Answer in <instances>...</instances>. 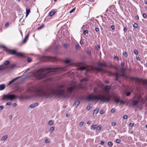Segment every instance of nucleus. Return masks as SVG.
<instances>
[{"label":"nucleus","instance_id":"obj_26","mask_svg":"<svg viewBox=\"0 0 147 147\" xmlns=\"http://www.w3.org/2000/svg\"><path fill=\"white\" fill-rule=\"evenodd\" d=\"M29 36V34H28L25 37L24 40L23 41V42L24 43H25L26 42V39Z\"/></svg>","mask_w":147,"mask_h":147},{"label":"nucleus","instance_id":"obj_47","mask_svg":"<svg viewBox=\"0 0 147 147\" xmlns=\"http://www.w3.org/2000/svg\"><path fill=\"white\" fill-rule=\"evenodd\" d=\"M88 33V31L87 30H84V31L83 33L84 34H86Z\"/></svg>","mask_w":147,"mask_h":147},{"label":"nucleus","instance_id":"obj_19","mask_svg":"<svg viewBox=\"0 0 147 147\" xmlns=\"http://www.w3.org/2000/svg\"><path fill=\"white\" fill-rule=\"evenodd\" d=\"M97 125H92L90 128V129L91 130L94 129L96 128Z\"/></svg>","mask_w":147,"mask_h":147},{"label":"nucleus","instance_id":"obj_30","mask_svg":"<svg viewBox=\"0 0 147 147\" xmlns=\"http://www.w3.org/2000/svg\"><path fill=\"white\" fill-rule=\"evenodd\" d=\"M9 61H8L7 60L4 62V64L6 65H7L9 64Z\"/></svg>","mask_w":147,"mask_h":147},{"label":"nucleus","instance_id":"obj_3","mask_svg":"<svg viewBox=\"0 0 147 147\" xmlns=\"http://www.w3.org/2000/svg\"><path fill=\"white\" fill-rule=\"evenodd\" d=\"M86 99L88 101L96 100L103 102H108L110 100V97L109 96H105L104 95L95 94L92 93L88 95Z\"/></svg>","mask_w":147,"mask_h":147},{"label":"nucleus","instance_id":"obj_38","mask_svg":"<svg viewBox=\"0 0 147 147\" xmlns=\"http://www.w3.org/2000/svg\"><path fill=\"white\" fill-rule=\"evenodd\" d=\"M44 27V25L43 24V25H41L38 28V30H40V29L42 28H43Z\"/></svg>","mask_w":147,"mask_h":147},{"label":"nucleus","instance_id":"obj_27","mask_svg":"<svg viewBox=\"0 0 147 147\" xmlns=\"http://www.w3.org/2000/svg\"><path fill=\"white\" fill-rule=\"evenodd\" d=\"M47 59L49 61H52V57H47Z\"/></svg>","mask_w":147,"mask_h":147},{"label":"nucleus","instance_id":"obj_44","mask_svg":"<svg viewBox=\"0 0 147 147\" xmlns=\"http://www.w3.org/2000/svg\"><path fill=\"white\" fill-rule=\"evenodd\" d=\"M34 108L33 105H32V104H31L29 106L28 108Z\"/></svg>","mask_w":147,"mask_h":147},{"label":"nucleus","instance_id":"obj_21","mask_svg":"<svg viewBox=\"0 0 147 147\" xmlns=\"http://www.w3.org/2000/svg\"><path fill=\"white\" fill-rule=\"evenodd\" d=\"M137 103L138 101L136 100H135L132 102V104L133 106H136Z\"/></svg>","mask_w":147,"mask_h":147},{"label":"nucleus","instance_id":"obj_40","mask_svg":"<svg viewBox=\"0 0 147 147\" xmlns=\"http://www.w3.org/2000/svg\"><path fill=\"white\" fill-rule=\"evenodd\" d=\"M32 105H33V106L34 107H35L38 105V103L36 102L34 104H32Z\"/></svg>","mask_w":147,"mask_h":147},{"label":"nucleus","instance_id":"obj_54","mask_svg":"<svg viewBox=\"0 0 147 147\" xmlns=\"http://www.w3.org/2000/svg\"><path fill=\"white\" fill-rule=\"evenodd\" d=\"M130 94V92H127L126 93V95L127 96H129Z\"/></svg>","mask_w":147,"mask_h":147},{"label":"nucleus","instance_id":"obj_7","mask_svg":"<svg viewBox=\"0 0 147 147\" xmlns=\"http://www.w3.org/2000/svg\"><path fill=\"white\" fill-rule=\"evenodd\" d=\"M75 87L74 86H71L67 90V92L68 93H70L71 91H72L74 89H75Z\"/></svg>","mask_w":147,"mask_h":147},{"label":"nucleus","instance_id":"obj_4","mask_svg":"<svg viewBox=\"0 0 147 147\" xmlns=\"http://www.w3.org/2000/svg\"><path fill=\"white\" fill-rule=\"evenodd\" d=\"M17 97V96L14 94H9L4 95L2 98V99L3 100H13Z\"/></svg>","mask_w":147,"mask_h":147},{"label":"nucleus","instance_id":"obj_35","mask_svg":"<svg viewBox=\"0 0 147 147\" xmlns=\"http://www.w3.org/2000/svg\"><path fill=\"white\" fill-rule=\"evenodd\" d=\"M86 69V68L84 67H81L78 69V70H84Z\"/></svg>","mask_w":147,"mask_h":147},{"label":"nucleus","instance_id":"obj_52","mask_svg":"<svg viewBox=\"0 0 147 147\" xmlns=\"http://www.w3.org/2000/svg\"><path fill=\"white\" fill-rule=\"evenodd\" d=\"M123 119H127V115H125L123 117Z\"/></svg>","mask_w":147,"mask_h":147},{"label":"nucleus","instance_id":"obj_15","mask_svg":"<svg viewBox=\"0 0 147 147\" xmlns=\"http://www.w3.org/2000/svg\"><path fill=\"white\" fill-rule=\"evenodd\" d=\"M111 87L109 85L106 86L104 88V89L106 90H108L110 89Z\"/></svg>","mask_w":147,"mask_h":147},{"label":"nucleus","instance_id":"obj_48","mask_svg":"<svg viewBox=\"0 0 147 147\" xmlns=\"http://www.w3.org/2000/svg\"><path fill=\"white\" fill-rule=\"evenodd\" d=\"M134 53H135V54L137 55L138 53V51L137 50H135L134 51Z\"/></svg>","mask_w":147,"mask_h":147},{"label":"nucleus","instance_id":"obj_11","mask_svg":"<svg viewBox=\"0 0 147 147\" xmlns=\"http://www.w3.org/2000/svg\"><path fill=\"white\" fill-rule=\"evenodd\" d=\"M80 104V102L79 101H76L74 104V106H75V107L78 106Z\"/></svg>","mask_w":147,"mask_h":147},{"label":"nucleus","instance_id":"obj_56","mask_svg":"<svg viewBox=\"0 0 147 147\" xmlns=\"http://www.w3.org/2000/svg\"><path fill=\"white\" fill-rule=\"evenodd\" d=\"M9 26V23L8 22H6L5 24V26L6 27H8Z\"/></svg>","mask_w":147,"mask_h":147},{"label":"nucleus","instance_id":"obj_23","mask_svg":"<svg viewBox=\"0 0 147 147\" xmlns=\"http://www.w3.org/2000/svg\"><path fill=\"white\" fill-rule=\"evenodd\" d=\"M107 145L109 147H111L113 145V143L112 142L109 141Z\"/></svg>","mask_w":147,"mask_h":147},{"label":"nucleus","instance_id":"obj_25","mask_svg":"<svg viewBox=\"0 0 147 147\" xmlns=\"http://www.w3.org/2000/svg\"><path fill=\"white\" fill-rule=\"evenodd\" d=\"M96 69L98 71H102V69L100 67H96Z\"/></svg>","mask_w":147,"mask_h":147},{"label":"nucleus","instance_id":"obj_22","mask_svg":"<svg viewBox=\"0 0 147 147\" xmlns=\"http://www.w3.org/2000/svg\"><path fill=\"white\" fill-rule=\"evenodd\" d=\"M55 129V127H51L49 129V131L50 133L52 132Z\"/></svg>","mask_w":147,"mask_h":147},{"label":"nucleus","instance_id":"obj_37","mask_svg":"<svg viewBox=\"0 0 147 147\" xmlns=\"http://www.w3.org/2000/svg\"><path fill=\"white\" fill-rule=\"evenodd\" d=\"M32 60L31 58H28L27 59V61L28 62L30 63L32 61Z\"/></svg>","mask_w":147,"mask_h":147},{"label":"nucleus","instance_id":"obj_12","mask_svg":"<svg viewBox=\"0 0 147 147\" xmlns=\"http://www.w3.org/2000/svg\"><path fill=\"white\" fill-rule=\"evenodd\" d=\"M8 137V136L7 135H6L4 136H3L2 137V138L1 139V141H5L7 138Z\"/></svg>","mask_w":147,"mask_h":147},{"label":"nucleus","instance_id":"obj_46","mask_svg":"<svg viewBox=\"0 0 147 147\" xmlns=\"http://www.w3.org/2000/svg\"><path fill=\"white\" fill-rule=\"evenodd\" d=\"M142 16L143 18H146L147 17L145 13H144L143 14Z\"/></svg>","mask_w":147,"mask_h":147},{"label":"nucleus","instance_id":"obj_55","mask_svg":"<svg viewBox=\"0 0 147 147\" xmlns=\"http://www.w3.org/2000/svg\"><path fill=\"white\" fill-rule=\"evenodd\" d=\"M19 78V77H18L15 78L13 79H12V80H11L12 81V82H13L16 80L17 79Z\"/></svg>","mask_w":147,"mask_h":147},{"label":"nucleus","instance_id":"obj_51","mask_svg":"<svg viewBox=\"0 0 147 147\" xmlns=\"http://www.w3.org/2000/svg\"><path fill=\"white\" fill-rule=\"evenodd\" d=\"M84 122H81L80 123V125L82 126L84 125Z\"/></svg>","mask_w":147,"mask_h":147},{"label":"nucleus","instance_id":"obj_17","mask_svg":"<svg viewBox=\"0 0 147 147\" xmlns=\"http://www.w3.org/2000/svg\"><path fill=\"white\" fill-rule=\"evenodd\" d=\"M99 109L98 108H96L93 111V114L95 113L96 114L99 111Z\"/></svg>","mask_w":147,"mask_h":147},{"label":"nucleus","instance_id":"obj_39","mask_svg":"<svg viewBox=\"0 0 147 147\" xmlns=\"http://www.w3.org/2000/svg\"><path fill=\"white\" fill-rule=\"evenodd\" d=\"M32 105H33V106L34 107H35L38 105V103L36 102L34 104H32Z\"/></svg>","mask_w":147,"mask_h":147},{"label":"nucleus","instance_id":"obj_41","mask_svg":"<svg viewBox=\"0 0 147 147\" xmlns=\"http://www.w3.org/2000/svg\"><path fill=\"white\" fill-rule=\"evenodd\" d=\"M123 54L124 56H125V57H126L127 56V53L126 52H124L123 53Z\"/></svg>","mask_w":147,"mask_h":147},{"label":"nucleus","instance_id":"obj_43","mask_svg":"<svg viewBox=\"0 0 147 147\" xmlns=\"http://www.w3.org/2000/svg\"><path fill=\"white\" fill-rule=\"evenodd\" d=\"M80 46L79 44L76 45L75 46V48L76 49H78L79 48Z\"/></svg>","mask_w":147,"mask_h":147},{"label":"nucleus","instance_id":"obj_63","mask_svg":"<svg viewBox=\"0 0 147 147\" xmlns=\"http://www.w3.org/2000/svg\"><path fill=\"white\" fill-rule=\"evenodd\" d=\"M135 19L136 20H138L139 19V17L138 16H137L135 17Z\"/></svg>","mask_w":147,"mask_h":147},{"label":"nucleus","instance_id":"obj_32","mask_svg":"<svg viewBox=\"0 0 147 147\" xmlns=\"http://www.w3.org/2000/svg\"><path fill=\"white\" fill-rule=\"evenodd\" d=\"M88 80V79L86 78H85L83 79H82L81 80V81L82 82H83L84 81H87Z\"/></svg>","mask_w":147,"mask_h":147},{"label":"nucleus","instance_id":"obj_28","mask_svg":"<svg viewBox=\"0 0 147 147\" xmlns=\"http://www.w3.org/2000/svg\"><path fill=\"white\" fill-rule=\"evenodd\" d=\"M130 79L132 80H138V78L134 77H131L130 78Z\"/></svg>","mask_w":147,"mask_h":147},{"label":"nucleus","instance_id":"obj_5","mask_svg":"<svg viewBox=\"0 0 147 147\" xmlns=\"http://www.w3.org/2000/svg\"><path fill=\"white\" fill-rule=\"evenodd\" d=\"M113 100L117 104L120 103V104H125V102L122 100H120V98L119 96H115L113 98Z\"/></svg>","mask_w":147,"mask_h":147},{"label":"nucleus","instance_id":"obj_10","mask_svg":"<svg viewBox=\"0 0 147 147\" xmlns=\"http://www.w3.org/2000/svg\"><path fill=\"white\" fill-rule=\"evenodd\" d=\"M114 75L115 76V80L116 81H117L118 80L119 75L117 73H115L114 74Z\"/></svg>","mask_w":147,"mask_h":147},{"label":"nucleus","instance_id":"obj_33","mask_svg":"<svg viewBox=\"0 0 147 147\" xmlns=\"http://www.w3.org/2000/svg\"><path fill=\"white\" fill-rule=\"evenodd\" d=\"M123 0H119V2H118V3L121 6L123 4Z\"/></svg>","mask_w":147,"mask_h":147},{"label":"nucleus","instance_id":"obj_64","mask_svg":"<svg viewBox=\"0 0 147 147\" xmlns=\"http://www.w3.org/2000/svg\"><path fill=\"white\" fill-rule=\"evenodd\" d=\"M111 28L113 30L115 29V26L114 25H111Z\"/></svg>","mask_w":147,"mask_h":147},{"label":"nucleus","instance_id":"obj_60","mask_svg":"<svg viewBox=\"0 0 147 147\" xmlns=\"http://www.w3.org/2000/svg\"><path fill=\"white\" fill-rule=\"evenodd\" d=\"M4 107L3 105L0 106V111Z\"/></svg>","mask_w":147,"mask_h":147},{"label":"nucleus","instance_id":"obj_13","mask_svg":"<svg viewBox=\"0 0 147 147\" xmlns=\"http://www.w3.org/2000/svg\"><path fill=\"white\" fill-rule=\"evenodd\" d=\"M5 88V85L4 84L0 85V90H4Z\"/></svg>","mask_w":147,"mask_h":147},{"label":"nucleus","instance_id":"obj_14","mask_svg":"<svg viewBox=\"0 0 147 147\" xmlns=\"http://www.w3.org/2000/svg\"><path fill=\"white\" fill-rule=\"evenodd\" d=\"M26 16L27 17V16L29 14L30 12V9H26Z\"/></svg>","mask_w":147,"mask_h":147},{"label":"nucleus","instance_id":"obj_49","mask_svg":"<svg viewBox=\"0 0 147 147\" xmlns=\"http://www.w3.org/2000/svg\"><path fill=\"white\" fill-rule=\"evenodd\" d=\"M105 112V111L103 110H101L100 112V113L101 114H103Z\"/></svg>","mask_w":147,"mask_h":147},{"label":"nucleus","instance_id":"obj_29","mask_svg":"<svg viewBox=\"0 0 147 147\" xmlns=\"http://www.w3.org/2000/svg\"><path fill=\"white\" fill-rule=\"evenodd\" d=\"M126 70V69L125 68H121L120 69V71L121 72H123V73H125Z\"/></svg>","mask_w":147,"mask_h":147},{"label":"nucleus","instance_id":"obj_53","mask_svg":"<svg viewBox=\"0 0 147 147\" xmlns=\"http://www.w3.org/2000/svg\"><path fill=\"white\" fill-rule=\"evenodd\" d=\"M11 104V102H8L6 103V105H10Z\"/></svg>","mask_w":147,"mask_h":147},{"label":"nucleus","instance_id":"obj_34","mask_svg":"<svg viewBox=\"0 0 147 147\" xmlns=\"http://www.w3.org/2000/svg\"><path fill=\"white\" fill-rule=\"evenodd\" d=\"M75 9H76V7H75L74 8L72 9L71 10H70L69 11V13H71L73 12H74V11Z\"/></svg>","mask_w":147,"mask_h":147},{"label":"nucleus","instance_id":"obj_58","mask_svg":"<svg viewBox=\"0 0 147 147\" xmlns=\"http://www.w3.org/2000/svg\"><path fill=\"white\" fill-rule=\"evenodd\" d=\"M114 59L116 60H118L119 59L118 57L117 56L114 57Z\"/></svg>","mask_w":147,"mask_h":147},{"label":"nucleus","instance_id":"obj_8","mask_svg":"<svg viewBox=\"0 0 147 147\" xmlns=\"http://www.w3.org/2000/svg\"><path fill=\"white\" fill-rule=\"evenodd\" d=\"M16 56L19 57H24V55L23 53H17Z\"/></svg>","mask_w":147,"mask_h":147},{"label":"nucleus","instance_id":"obj_61","mask_svg":"<svg viewBox=\"0 0 147 147\" xmlns=\"http://www.w3.org/2000/svg\"><path fill=\"white\" fill-rule=\"evenodd\" d=\"M124 63L123 62H121V66H123L124 65Z\"/></svg>","mask_w":147,"mask_h":147},{"label":"nucleus","instance_id":"obj_50","mask_svg":"<svg viewBox=\"0 0 147 147\" xmlns=\"http://www.w3.org/2000/svg\"><path fill=\"white\" fill-rule=\"evenodd\" d=\"M121 142V141L119 139H117L116 140V142L118 144L119 143Z\"/></svg>","mask_w":147,"mask_h":147},{"label":"nucleus","instance_id":"obj_1","mask_svg":"<svg viewBox=\"0 0 147 147\" xmlns=\"http://www.w3.org/2000/svg\"><path fill=\"white\" fill-rule=\"evenodd\" d=\"M65 90V87L62 84H59L57 88L53 90L45 89L41 86H34L28 89L27 91L29 92H34L36 96L46 98L53 95L59 97H65L66 94Z\"/></svg>","mask_w":147,"mask_h":147},{"label":"nucleus","instance_id":"obj_6","mask_svg":"<svg viewBox=\"0 0 147 147\" xmlns=\"http://www.w3.org/2000/svg\"><path fill=\"white\" fill-rule=\"evenodd\" d=\"M98 65L100 66H103L106 67H109L107 66L106 62L104 61L102 63L99 62L98 63Z\"/></svg>","mask_w":147,"mask_h":147},{"label":"nucleus","instance_id":"obj_16","mask_svg":"<svg viewBox=\"0 0 147 147\" xmlns=\"http://www.w3.org/2000/svg\"><path fill=\"white\" fill-rule=\"evenodd\" d=\"M121 74L119 75V76L121 77H123L125 78H127V76L125 75V73H123L121 72Z\"/></svg>","mask_w":147,"mask_h":147},{"label":"nucleus","instance_id":"obj_24","mask_svg":"<svg viewBox=\"0 0 147 147\" xmlns=\"http://www.w3.org/2000/svg\"><path fill=\"white\" fill-rule=\"evenodd\" d=\"M101 129V126L100 125H98L97 127H96V131H100V130Z\"/></svg>","mask_w":147,"mask_h":147},{"label":"nucleus","instance_id":"obj_31","mask_svg":"<svg viewBox=\"0 0 147 147\" xmlns=\"http://www.w3.org/2000/svg\"><path fill=\"white\" fill-rule=\"evenodd\" d=\"M70 62H71L70 60L68 59H66L65 61V63L66 64L69 63Z\"/></svg>","mask_w":147,"mask_h":147},{"label":"nucleus","instance_id":"obj_45","mask_svg":"<svg viewBox=\"0 0 147 147\" xmlns=\"http://www.w3.org/2000/svg\"><path fill=\"white\" fill-rule=\"evenodd\" d=\"M115 111V109L114 108H113L111 110V112L113 113Z\"/></svg>","mask_w":147,"mask_h":147},{"label":"nucleus","instance_id":"obj_59","mask_svg":"<svg viewBox=\"0 0 147 147\" xmlns=\"http://www.w3.org/2000/svg\"><path fill=\"white\" fill-rule=\"evenodd\" d=\"M123 31H124L125 32L127 31V28L126 27H125L123 28Z\"/></svg>","mask_w":147,"mask_h":147},{"label":"nucleus","instance_id":"obj_36","mask_svg":"<svg viewBox=\"0 0 147 147\" xmlns=\"http://www.w3.org/2000/svg\"><path fill=\"white\" fill-rule=\"evenodd\" d=\"M133 26L135 28H137L138 27V25L137 24L135 23L133 25Z\"/></svg>","mask_w":147,"mask_h":147},{"label":"nucleus","instance_id":"obj_20","mask_svg":"<svg viewBox=\"0 0 147 147\" xmlns=\"http://www.w3.org/2000/svg\"><path fill=\"white\" fill-rule=\"evenodd\" d=\"M54 123L53 121L52 120H50L49 121L48 123V124L49 125H52Z\"/></svg>","mask_w":147,"mask_h":147},{"label":"nucleus","instance_id":"obj_2","mask_svg":"<svg viewBox=\"0 0 147 147\" xmlns=\"http://www.w3.org/2000/svg\"><path fill=\"white\" fill-rule=\"evenodd\" d=\"M59 71L58 69H55L51 68L47 69H40L34 71L33 74L36 79L39 80L48 76L52 75L57 72H58Z\"/></svg>","mask_w":147,"mask_h":147},{"label":"nucleus","instance_id":"obj_18","mask_svg":"<svg viewBox=\"0 0 147 147\" xmlns=\"http://www.w3.org/2000/svg\"><path fill=\"white\" fill-rule=\"evenodd\" d=\"M55 13L54 11H52L50 12L49 13V15L50 16H52L54 15Z\"/></svg>","mask_w":147,"mask_h":147},{"label":"nucleus","instance_id":"obj_62","mask_svg":"<svg viewBox=\"0 0 147 147\" xmlns=\"http://www.w3.org/2000/svg\"><path fill=\"white\" fill-rule=\"evenodd\" d=\"M134 125V124L133 123H130L129 124V125L131 127H132V126H133V125Z\"/></svg>","mask_w":147,"mask_h":147},{"label":"nucleus","instance_id":"obj_9","mask_svg":"<svg viewBox=\"0 0 147 147\" xmlns=\"http://www.w3.org/2000/svg\"><path fill=\"white\" fill-rule=\"evenodd\" d=\"M17 52L16 51V50L14 49L12 50L11 52H9V53L10 54L12 55H16Z\"/></svg>","mask_w":147,"mask_h":147},{"label":"nucleus","instance_id":"obj_57","mask_svg":"<svg viewBox=\"0 0 147 147\" xmlns=\"http://www.w3.org/2000/svg\"><path fill=\"white\" fill-rule=\"evenodd\" d=\"M95 30L96 32H98L99 30V29L98 28H95Z\"/></svg>","mask_w":147,"mask_h":147},{"label":"nucleus","instance_id":"obj_42","mask_svg":"<svg viewBox=\"0 0 147 147\" xmlns=\"http://www.w3.org/2000/svg\"><path fill=\"white\" fill-rule=\"evenodd\" d=\"M90 108H91V107H90V105H89L87 106V108H86V109L88 111L89 110H90Z\"/></svg>","mask_w":147,"mask_h":147}]
</instances>
